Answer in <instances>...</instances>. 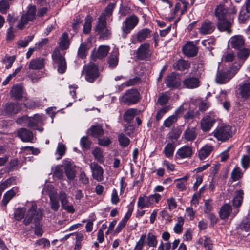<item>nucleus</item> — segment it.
Wrapping results in <instances>:
<instances>
[{
  "label": "nucleus",
  "instance_id": "24",
  "mask_svg": "<svg viewBox=\"0 0 250 250\" xmlns=\"http://www.w3.org/2000/svg\"><path fill=\"white\" fill-rule=\"evenodd\" d=\"M88 133L93 137L99 138L104 135V131L101 125H96L91 126L88 130Z\"/></svg>",
  "mask_w": 250,
  "mask_h": 250
},
{
  "label": "nucleus",
  "instance_id": "3",
  "mask_svg": "<svg viewBox=\"0 0 250 250\" xmlns=\"http://www.w3.org/2000/svg\"><path fill=\"white\" fill-rule=\"evenodd\" d=\"M242 64L243 62L233 64L229 69L218 70L215 78L216 83L223 84L229 82L237 73Z\"/></svg>",
  "mask_w": 250,
  "mask_h": 250
},
{
  "label": "nucleus",
  "instance_id": "12",
  "mask_svg": "<svg viewBox=\"0 0 250 250\" xmlns=\"http://www.w3.org/2000/svg\"><path fill=\"white\" fill-rule=\"evenodd\" d=\"M166 85L171 89L177 88L181 85V80L179 76L175 73L169 74L166 80Z\"/></svg>",
  "mask_w": 250,
  "mask_h": 250
},
{
  "label": "nucleus",
  "instance_id": "38",
  "mask_svg": "<svg viewBox=\"0 0 250 250\" xmlns=\"http://www.w3.org/2000/svg\"><path fill=\"white\" fill-rule=\"evenodd\" d=\"M110 50V47L107 45L100 46L96 53V58L102 59L106 57Z\"/></svg>",
  "mask_w": 250,
  "mask_h": 250
},
{
  "label": "nucleus",
  "instance_id": "23",
  "mask_svg": "<svg viewBox=\"0 0 250 250\" xmlns=\"http://www.w3.org/2000/svg\"><path fill=\"white\" fill-rule=\"evenodd\" d=\"M232 212L231 206L229 204H225L220 209L219 216L222 220L226 219ZM231 216H232V213H231Z\"/></svg>",
  "mask_w": 250,
  "mask_h": 250
},
{
  "label": "nucleus",
  "instance_id": "50",
  "mask_svg": "<svg viewBox=\"0 0 250 250\" xmlns=\"http://www.w3.org/2000/svg\"><path fill=\"white\" fill-rule=\"evenodd\" d=\"M238 229L241 231L250 232V220L243 221L239 225Z\"/></svg>",
  "mask_w": 250,
  "mask_h": 250
},
{
  "label": "nucleus",
  "instance_id": "56",
  "mask_svg": "<svg viewBox=\"0 0 250 250\" xmlns=\"http://www.w3.org/2000/svg\"><path fill=\"white\" fill-rule=\"evenodd\" d=\"M9 9V4L7 0H2L0 1V12L2 14H6Z\"/></svg>",
  "mask_w": 250,
  "mask_h": 250
},
{
  "label": "nucleus",
  "instance_id": "21",
  "mask_svg": "<svg viewBox=\"0 0 250 250\" xmlns=\"http://www.w3.org/2000/svg\"><path fill=\"white\" fill-rule=\"evenodd\" d=\"M149 44L145 43L141 45L137 51V56L139 59L143 60L149 56Z\"/></svg>",
  "mask_w": 250,
  "mask_h": 250
},
{
  "label": "nucleus",
  "instance_id": "16",
  "mask_svg": "<svg viewBox=\"0 0 250 250\" xmlns=\"http://www.w3.org/2000/svg\"><path fill=\"white\" fill-rule=\"evenodd\" d=\"M90 167L92 170L93 178L98 181L103 180L104 171L102 167L96 162L91 163Z\"/></svg>",
  "mask_w": 250,
  "mask_h": 250
},
{
  "label": "nucleus",
  "instance_id": "25",
  "mask_svg": "<svg viewBox=\"0 0 250 250\" xmlns=\"http://www.w3.org/2000/svg\"><path fill=\"white\" fill-rule=\"evenodd\" d=\"M21 109V106L18 103H10L5 105V111L9 114H16Z\"/></svg>",
  "mask_w": 250,
  "mask_h": 250
},
{
  "label": "nucleus",
  "instance_id": "55",
  "mask_svg": "<svg viewBox=\"0 0 250 250\" xmlns=\"http://www.w3.org/2000/svg\"><path fill=\"white\" fill-rule=\"evenodd\" d=\"M59 199L61 203V207L64 206L66 204H68V200L67 194L63 191H61L58 194Z\"/></svg>",
  "mask_w": 250,
  "mask_h": 250
},
{
  "label": "nucleus",
  "instance_id": "31",
  "mask_svg": "<svg viewBox=\"0 0 250 250\" xmlns=\"http://www.w3.org/2000/svg\"><path fill=\"white\" fill-rule=\"evenodd\" d=\"M190 63L187 61L179 59L173 64L174 69L180 71H184L190 67Z\"/></svg>",
  "mask_w": 250,
  "mask_h": 250
},
{
  "label": "nucleus",
  "instance_id": "63",
  "mask_svg": "<svg viewBox=\"0 0 250 250\" xmlns=\"http://www.w3.org/2000/svg\"><path fill=\"white\" fill-rule=\"evenodd\" d=\"M235 58L234 53L233 52L227 53L223 55V60L226 62H232Z\"/></svg>",
  "mask_w": 250,
  "mask_h": 250
},
{
  "label": "nucleus",
  "instance_id": "15",
  "mask_svg": "<svg viewBox=\"0 0 250 250\" xmlns=\"http://www.w3.org/2000/svg\"><path fill=\"white\" fill-rule=\"evenodd\" d=\"M216 28L215 24L208 20H206L201 23L199 28V32L200 34L205 35L210 34L213 32Z\"/></svg>",
  "mask_w": 250,
  "mask_h": 250
},
{
  "label": "nucleus",
  "instance_id": "48",
  "mask_svg": "<svg viewBox=\"0 0 250 250\" xmlns=\"http://www.w3.org/2000/svg\"><path fill=\"white\" fill-rule=\"evenodd\" d=\"M115 4V3H110L105 8L104 12L102 14L104 15V18L106 20L107 18L112 15Z\"/></svg>",
  "mask_w": 250,
  "mask_h": 250
},
{
  "label": "nucleus",
  "instance_id": "40",
  "mask_svg": "<svg viewBox=\"0 0 250 250\" xmlns=\"http://www.w3.org/2000/svg\"><path fill=\"white\" fill-rule=\"evenodd\" d=\"M136 113L137 110L136 109L130 108L128 109L124 114V120L127 123H130L134 118Z\"/></svg>",
  "mask_w": 250,
  "mask_h": 250
},
{
  "label": "nucleus",
  "instance_id": "35",
  "mask_svg": "<svg viewBox=\"0 0 250 250\" xmlns=\"http://www.w3.org/2000/svg\"><path fill=\"white\" fill-rule=\"evenodd\" d=\"M197 135L196 128L194 127L187 128L184 134V138L188 141H193L196 138Z\"/></svg>",
  "mask_w": 250,
  "mask_h": 250
},
{
  "label": "nucleus",
  "instance_id": "8",
  "mask_svg": "<svg viewBox=\"0 0 250 250\" xmlns=\"http://www.w3.org/2000/svg\"><path fill=\"white\" fill-rule=\"evenodd\" d=\"M52 58L54 63L58 65V72L59 73H64L66 69V62L63 56L60 53L59 48H56L52 54Z\"/></svg>",
  "mask_w": 250,
  "mask_h": 250
},
{
  "label": "nucleus",
  "instance_id": "18",
  "mask_svg": "<svg viewBox=\"0 0 250 250\" xmlns=\"http://www.w3.org/2000/svg\"><path fill=\"white\" fill-rule=\"evenodd\" d=\"M18 136L23 141L25 142H32L33 139L32 132L28 129L22 128L19 129L17 131Z\"/></svg>",
  "mask_w": 250,
  "mask_h": 250
},
{
  "label": "nucleus",
  "instance_id": "49",
  "mask_svg": "<svg viewBox=\"0 0 250 250\" xmlns=\"http://www.w3.org/2000/svg\"><path fill=\"white\" fill-rule=\"evenodd\" d=\"M250 54V51L248 49L244 48L243 49L240 50L237 54L238 57L241 60H243V61L240 62L238 63L241 62L244 63V61L249 57Z\"/></svg>",
  "mask_w": 250,
  "mask_h": 250
},
{
  "label": "nucleus",
  "instance_id": "47",
  "mask_svg": "<svg viewBox=\"0 0 250 250\" xmlns=\"http://www.w3.org/2000/svg\"><path fill=\"white\" fill-rule=\"evenodd\" d=\"M80 145L83 149L87 150L90 147L91 142L86 136H83L80 140Z\"/></svg>",
  "mask_w": 250,
  "mask_h": 250
},
{
  "label": "nucleus",
  "instance_id": "42",
  "mask_svg": "<svg viewBox=\"0 0 250 250\" xmlns=\"http://www.w3.org/2000/svg\"><path fill=\"white\" fill-rule=\"evenodd\" d=\"M92 18L90 16H87L85 19V22L83 25V32L88 34L90 32L92 27Z\"/></svg>",
  "mask_w": 250,
  "mask_h": 250
},
{
  "label": "nucleus",
  "instance_id": "6",
  "mask_svg": "<svg viewBox=\"0 0 250 250\" xmlns=\"http://www.w3.org/2000/svg\"><path fill=\"white\" fill-rule=\"evenodd\" d=\"M231 127L225 124L218 126L213 132V136L222 142L228 140L232 135Z\"/></svg>",
  "mask_w": 250,
  "mask_h": 250
},
{
  "label": "nucleus",
  "instance_id": "46",
  "mask_svg": "<svg viewBox=\"0 0 250 250\" xmlns=\"http://www.w3.org/2000/svg\"><path fill=\"white\" fill-rule=\"evenodd\" d=\"M64 169L67 178L69 180L73 179L75 177L74 169L69 164H67L65 166Z\"/></svg>",
  "mask_w": 250,
  "mask_h": 250
},
{
  "label": "nucleus",
  "instance_id": "43",
  "mask_svg": "<svg viewBox=\"0 0 250 250\" xmlns=\"http://www.w3.org/2000/svg\"><path fill=\"white\" fill-rule=\"evenodd\" d=\"M118 139L119 144L122 147H127L130 143V140L123 133L119 134Z\"/></svg>",
  "mask_w": 250,
  "mask_h": 250
},
{
  "label": "nucleus",
  "instance_id": "39",
  "mask_svg": "<svg viewBox=\"0 0 250 250\" xmlns=\"http://www.w3.org/2000/svg\"><path fill=\"white\" fill-rule=\"evenodd\" d=\"M88 49L89 48L88 47V45L87 43L84 42L82 43L78 50V57L81 59L85 58L87 55V52Z\"/></svg>",
  "mask_w": 250,
  "mask_h": 250
},
{
  "label": "nucleus",
  "instance_id": "7",
  "mask_svg": "<svg viewBox=\"0 0 250 250\" xmlns=\"http://www.w3.org/2000/svg\"><path fill=\"white\" fill-rule=\"evenodd\" d=\"M83 73L86 81L93 83L100 76L98 66L94 63H90L83 68Z\"/></svg>",
  "mask_w": 250,
  "mask_h": 250
},
{
  "label": "nucleus",
  "instance_id": "30",
  "mask_svg": "<svg viewBox=\"0 0 250 250\" xmlns=\"http://www.w3.org/2000/svg\"><path fill=\"white\" fill-rule=\"evenodd\" d=\"M230 44L232 48L239 49L244 44V40L242 36H235L231 38Z\"/></svg>",
  "mask_w": 250,
  "mask_h": 250
},
{
  "label": "nucleus",
  "instance_id": "9",
  "mask_svg": "<svg viewBox=\"0 0 250 250\" xmlns=\"http://www.w3.org/2000/svg\"><path fill=\"white\" fill-rule=\"evenodd\" d=\"M121 100L128 105L135 104L139 100V93L136 89H129L124 94Z\"/></svg>",
  "mask_w": 250,
  "mask_h": 250
},
{
  "label": "nucleus",
  "instance_id": "34",
  "mask_svg": "<svg viewBox=\"0 0 250 250\" xmlns=\"http://www.w3.org/2000/svg\"><path fill=\"white\" fill-rule=\"evenodd\" d=\"M175 149V145L174 143H168L165 146L163 152L167 158H172Z\"/></svg>",
  "mask_w": 250,
  "mask_h": 250
},
{
  "label": "nucleus",
  "instance_id": "14",
  "mask_svg": "<svg viewBox=\"0 0 250 250\" xmlns=\"http://www.w3.org/2000/svg\"><path fill=\"white\" fill-rule=\"evenodd\" d=\"M243 195L244 192L242 190H237L235 192V196L232 201L233 207L236 208L232 212V218H234L239 211L238 208L242 205Z\"/></svg>",
  "mask_w": 250,
  "mask_h": 250
},
{
  "label": "nucleus",
  "instance_id": "54",
  "mask_svg": "<svg viewBox=\"0 0 250 250\" xmlns=\"http://www.w3.org/2000/svg\"><path fill=\"white\" fill-rule=\"evenodd\" d=\"M248 18L249 15L247 11L245 9H242L239 13L238 17L239 22L240 23H244L248 20Z\"/></svg>",
  "mask_w": 250,
  "mask_h": 250
},
{
  "label": "nucleus",
  "instance_id": "41",
  "mask_svg": "<svg viewBox=\"0 0 250 250\" xmlns=\"http://www.w3.org/2000/svg\"><path fill=\"white\" fill-rule=\"evenodd\" d=\"M92 154L95 159L100 163H103L104 162L103 152L102 149L99 147H95L92 151Z\"/></svg>",
  "mask_w": 250,
  "mask_h": 250
},
{
  "label": "nucleus",
  "instance_id": "64",
  "mask_svg": "<svg viewBox=\"0 0 250 250\" xmlns=\"http://www.w3.org/2000/svg\"><path fill=\"white\" fill-rule=\"evenodd\" d=\"M204 246L205 248L207 250H211L213 248V244L211 239L205 236L204 239Z\"/></svg>",
  "mask_w": 250,
  "mask_h": 250
},
{
  "label": "nucleus",
  "instance_id": "29",
  "mask_svg": "<svg viewBox=\"0 0 250 250\" xmlns=\"http://www.w3.org/2000/svg\"><path fill=\"white\" fill-rule=\"evenodd\" d=\"M18 191V188L17 187H14L11 190L6 192L3 196L2 201V204L6 206L8 202L15 196L16 193Z\"/></svg>",
  "mask_w": 250,
  "mask_h": 250
},
{
  "label": "nucleus",
  "instance_id": "58",
  "mask_svg": "<svg viewBox=\"0 0 250 250\" xmlns=\"http://www.w3.org/2000/svg\"><path fill=\"white\" fill-rule=\"evenodd\" d=\"M35 245L39 246H41L42 248H45L46 247H49L50 245L49 241L45 238H41L37 240Z\"/></svg>",
  "mask_w": 250,
  "mask_h": 250
},
{
  "label": "nucleus",
  "instance_id": "44",
  "mask_svg": "<svg viewBox=\"0 0 250 250\" xmlns=\"http://www.w3.org/2000/svg\"><path fill=\"white\" fill-rule=\"evenodd\" d=\"M243 176V173L238 167H235L231 173V179L233 182L239 180Z\"/></svg>",
  "mask_w": 250,
  "mask_h": 250
},
{
  "label": "nucleus",
  "instance_id": "57",
  "mask_svg": "<svg viewBox=\"0 0 250 250\" xmlns=\"http://www.w3.org/2000/svg\"><path fill=\"white\" fill-rule=\"evenodd\" d=\"M111 141L109 137H103L98 138V144L103 146H108L111 144Z\"/></svg>",
  "mask_w": 250,
  "mask_h": 250
},
{
  "label": "nucleus",
  "instance_id": "5",
  "mask_svg": "<svg viewBox=\"0 0 250 250\" xmlns=\"http://www.w3.org/2000/svg\"><path fill=\"white\" fill-rule=\"evenodd\" d=\"M139 21V18L134 14H132L125 19L123 22V26L121 28L123 38H125L127 35L129 34L138 24Z\"/></svg>",
  "mask_w": 250,
  "mask_h": 250
},
{
  "label": "nucleus",
  "instance_id": "2",
  "mask_svg": "<svg viewBox=\"0 0 250 250\" xmlns=\"http://www.w3.org/2000/svg\"><path fill=\"white\" fill-rule=\"evenodd\" d=\"M226 9L223 5H218L215 9V15L218 21L217 24L218 29L221 32H226L228 34L232 32V26L233 24V17L228 18Z\"/></svg>",
  "mask_w": 250,
  "mask_h": 250
},
{
  "label": "nucleus",
  "instance_id": "45",
  "mask_svg": "<svg viewBox=\"0 0 250 250\" xmlns=\"http://www.w3.org/2000/svg\"><path fill=\"white\" fill-rule=\"evenodd\" d=\"M157 240L155 235L152 233L149 232L147 236V244L149 247H156L157 245Z\"/></svg>",
  "mask_w": 250,
  "mask_h": 250
},
{
  "label": "nucleus",
  "instance_id": "20",
  "mask_svg": "<svg viewBox=\"0 0 250 250\" xmlns=\"http://www.w3.org/2000/svg\"><path fill=\"white\" fill-rule=\"evenodd\" d=\"M193 154L192 148L189 146H184L176 152V155L181 159L190 158Z\"/></svg>",
  "mask_w": 250,
  "mask_h": 250
},
{
  "label": "nucleus",
  "instance_id": "53",
  "mask_svg": "<svg viewBox=\"0 0 250 250\" xmlns=\"http://www.w3.org/2000/svg\"><path fill=\"white\" fill-rule=\"evenodd\" d=\"M25 209L23 208H18L15 210L14 217L16 220L21 221L24 216Z\"/></svg>",
  "mask_w": 250,
  "mask_h": 250
},
{
  "label": "nucleus",
  "instance_id": "13",
  "mask_svg": "<svg viewBox=\"0 0 250 250\" xmlns=\"http://www.w3.org/2000/svg\"><path fill=\"white\" fill-rule=\"evenodd\" d=\"M150 33L151 31L148 28H143L140 30L136 34L132 36V43L135 44L136 42H142L150 37Z\"/></svg>",
  "mask_w": 250,
  "mask_h": 250
},
{
  "label": "nucleus",
  "instance_id": "10",
  "mask_svg": "<svg viewBox=\"0 0 250 250\" xmlns=\"http://www.w3.org/2000/svg\"><path fill=\"white\" fill-rule=\"evenodd\" d=\"M36 12V8L35 6L29 7L27 13L21 16L17 24V28L20 29H22L29 21H32L35 19Z\"/></svg>",
  "mask_w": 250,
  "mask_h": 250
},
{
  "label": "nucleus",
  "instance_id": "60",
  "mask_svg": "<svg viewBox=\"0 0 250 250\" xmlns=\"http://www.w3.org/2000/svg\"><path fill=\"white\" fill-rule=\"evenodd\" d=\"M15 59V57L14 56H9L3 60V62L4 63L7 64L5 66V68L8 69L10 68L13 63H14Z\"/></svg>",
  "mask_w": 250,
  "mask_h": 250
},
{
  "label": "nucleus",
  "instance_id": "36",
  "mask_svg": "<svg viewBox=\"0 0 250 250\" xmlns=\"http://www.w3.org/2000/svg\"><path fill=\"white\" fill-rule=\"evenodd\" d=\"M70 45V41L68 38V34L64 33L60 38L59 46L62 50H66L68 48Z\"/></svg>",
  "mask_w": 250,
  "mask_h": 250
},
{
  "label": "nucleus",
  "instance_id": "19",
  "mask_svg": "<svg viewBox=\"0 0 250 250\" xmlns=\"http://www.w3.org/2000/svg\"><path fill=\"white\" fill-rule=\"evenodd\" d=\"M183 85L188 89H194L200 86V81L199 79L195 77H188L183 81Z\"/></svg>",
  "mask_w": 250,
  "mask_h": 250
},
{
  "label": "nucleus",
  "instance_id": "33",
  "mask_svg": "<svg viewBox=\"0 0 250 250\" xmlns=\"http://www.w3.org/2000/svg\"><path fill=\"white\" fill-rule=\"evenodd\" d=\"M42 117L41 115L35 114L33 117H29L27 126L34 128L42 123Z\"/></svg>",
  "mask_w": 250,
  "mask_h": 250
},
{
  "label": "nucleus",
  "instance_id": "61",
  "mask_svg": "<svg viewBox=\"0 0 250 250\" xmlns=\"http://www.w3.org/2000/svg\"><path fill=\"white\" fill-rule=\"evenodd\" d=\"M250 158L248 155H244L241 159V163L242 167L247 169L250 166Z\"/></svg>",
  "mask_w": 250,
  "mask_h": 250
},
{
  "label": "nucleus",
  "instance_id": "62",
  "mask_svg": "<svg viewBox=\"0 0 250 250\" xmlns=\"http://www.w3.org/2000/svg\"><path fill=\"white\" fill-rule=\"evenodd\" d=\"M148 197L150 200V204L152 206L154 203L157 204L159 203L161 198V196L159 194L155 193L148 196Z\"/></svg>",
  "mask_w": 250,
  "mask_h": 250
},
{
  "label": "nucleus",
  "instance_id": "11",
  "mask_svg": "<svg viewBox=\"0 0 250 250\" xmlns=\"http://www.w3.org/2000/svg\"><path fill=\"white\" fill-rule=\"evenodd\" d=\"M216 122L215 116L213 113L206 114L200 121V128L203 132H208Z\"/></svg>",
  "mask_w": 250,
  "mask_h": 250
},
{
  "label": "nucleus",
  "instance_id": "59",
  "mask_svg": "<svg viewBox=\"0 0 250 250\" xmlns=\"http://www.w3.org/2000/svg\"><path fill=\"white\" fill-rule=\"evenodd\" d=\"M146 239V234L142 235L140 238L139 240L137 243L134 250H141L144 245Z\"/></svg>",
  "mask_w": 250,
  "mask_h": 250
},
{
  "label": "nucleus",
  "instance_id": "26",
  "mask_svg": "<svg viewBox=\"0 0 250 250\" xmlns=\"http://www.w3.org/2000/svg\"><path fill=\"white\" fill-rule=\"evenodd\" d=\"M239 92L243 99H250V83H244L239 85Z\"/></svg>",
  "mask_w": 250,
  "mask_h": 250
},
{
  "label": "nucleus",
  "instance_id": "32",
  "mask_svg": "<svg viewBox=\"0 0 250 250\" xmlns=\"http://www.w3.org/2000/svg\"><path fill=\"white\" fill-rule=\"evenodd\" d=\"M10 94L14 99L19 100L21 98L23 95L22 87L19 85L13 86L10 91Z\"/></svg>",
  "mask_w": 250,
  "mask_h": 250
},
{
  "label": "nucleus",
  "instance_id": "22",
  "mask_svg": "<svg viewBox=\"0 0 250 250\" xmlns=\"http://www.w3.org/2000/svg\"><path fill=\"white\" fill-rule=\"evenodd\" d=\"M45 59L43 58H36L32 59L29 64V68L32 70H40L44 68Z\"/></svg>",
  "mask_w": 250,
  "mask_h": 250
},
{
  "label": "nucleus",
  "instance_id": "51",
  "mask_svg": "<svg viewBox=\"0 0 250 250\" xmlns=\"http://www.w3.org/2000/svg\"><path fill=\"white\" fill-rule=\"evenodd\" d=\"M50 208L54 211H57L59 208L60 205L57 198L53 195H50Z\"/></svg>",
  "mask_w": 250,
  "mask_h": 250
},
{
  "label": "nucleus",
  "instance_id": "52",
  "mask_svg": "<svg viewBox=\"0 0 250 250\" xmlns=\"http://www.w3.org/2000/svg\"><path fill=\"white\" fill-rule=\"evenodd\" d=\"M177 116L176 115H172L165 120L163 123V125L166 127H169L177 121Z\"/></svg>",
  "mask_w": 250,
  "mask_h": 250
},
{
  "label": "nucleus",
  "instance_id": "1",
  "mask_svg": "<svg viewBox=\"0 0 250 250\" xmlns=\"http://www.w3.org/2000/svg\"><path fill=\"white\" fill-rule=\"evenodd\" d=\"M26 207L28 208V209L23 220V224L26 226L31 223L35 224L34 234L38 237H41L42 235L43 231L42 226L37 224L42 219V210L40 209H37V205L34 202L29 203L26 205Z\"/></svg>",
  "mask_w": 250,
  "mask_h": 250
},
{
  "label": "nucleus",
  "instance_id": "37",
  "mask_svg": "<svg viewBox=\"0 0 250 250\" xmlns=\"http://www.w3.org/2000/svg\"><path fill=\"white\" fill-rule=\"evenodd\" d=\"M150 201V200L148 199V196H144L143 197H140L138 198L137 202L138 207L141 209L150 207L152 205Z\"/></svg>",
  "mask_w": 250,
  "mask_h": 250
},
{
  "label": "nucleus",
  "instance_id": "27",
  "mask_svg": "<svg viewBox=\"0 0 250 250\" xmlns=\"http://www.w3.org/2000/svg\"><path fill=\"white\" fill-rule=\"evenodd\" d=\"M213 147L212 146L206 145L202 147L198 152V156L201 160L205 159L209 156L212 151Z\"/></svg>",
  "mask_w": 250,
  "mask_h": 250
},
{
  "label": "nucleus",
  "instance_id": "4",
  "mask_svg": "<svg viewBox=\"0 0 250 250\" xmlns=\"http://www.w3.org/2000/svg\"><path fill=\"white\" fill-rule=\"evenodd\" d=\"M95 32L103 39H107L111 36L110 29L107 26L104 15L101 14L98 18L96 24L94 28Z\"/></svg>",
  "mask_w": 250,
  "mask_h": 250
},
{
  "label": "nucleus",
  "instance_id": "17",
  "mask_svg": "<svg viewBox=\"0 0 250 250\" xmlns=\"http://www.w3.org/2000/svg\"><path fill=\"white\" fill-rule=\"evenodd\" d=\"M183 53L188 57H193L197 55L198 49L193 42H187L182 48Z\"/></svg>",
  "mask_w": 250,
  "mask_h": 250
},
{
  "label": "nucleus",
  "instance_id": "28",
  "mask_svg": "<svg viewBox=\"0 0 250 250\" xmlns=\"http://www.w3.org/2000/svg\"><path fill=\"white\" fill-rule=\"evenodd\" d=\"M119 53L117 50H114L109 56L107 59V63L109 67L113 69L115 68L118 63Z\"/></svg>",
  "mask_w": 250,
  "mask_h": 250
}]
</instances>
